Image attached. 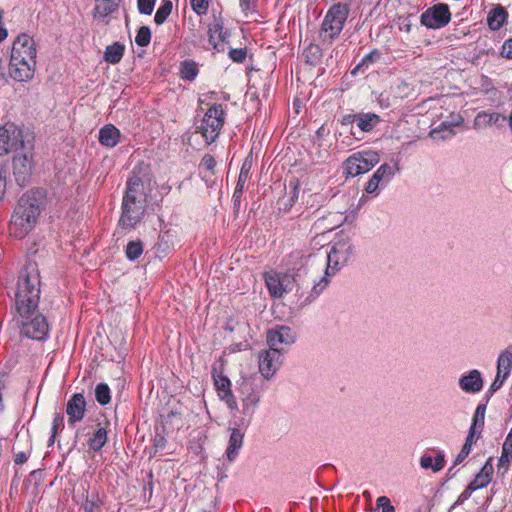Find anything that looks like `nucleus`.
Returning a JSON list of instances; mask_svg holds the SVG:
<instances>
[{"label": "nucleus", "instance_id": "obj_1", "mask_svg": "<svg viewBox=\"0 0 512 512\" xmlns=\"http://www.w3.org/2000/svg\"><path fill=\"white\" fill-rule=\"evenodd\" d=\"M41 280L36 265L24 266L18 275L14 297V320L20 335L36 341H46L50 326L44 314L39 311Z\"/></svg>", "mask_w": 512, "mask_h": 512}, {"label": "nucleus", "instance_id": "obj_2", "mask_svg": "<svg viewBox=\"0 0 512 512\" xmlns=\"http://www.w3.org/2000/svg\"><path fill=\"white\" fill-rule=\"evenodd\" d=\"M151 182L149 165L143 162L135 165L126 181L118 225L126 230L134 229L146 213L147 194L144 185Z\"/></svg>", "mask_w": 512, "mask_h": 512}, {"label": "nucleus", "instance_id": "obj_3", "mask_svg": "<svg viewBox=\"0 0 512 512\" xmlns=\"http://www.w3.org/2000/svg\"><path fill=\"white\" fill-rule=\"evenodd\" d=\"M46 204L47 190L43 187H33L23 193L11 216L10 233L23 239L36 226Z\"/></svg>", "mask_w": 512, "mask_h": 512}, {"label": "nucleus", "instance_id": "obj_4", "mask_svg": "<svg viewBox=\"0 0 512 512\" xmlns=\"http://www.w3.org/2000/svg\"><path fill=\"white\" fill-rule=\"evenodd\" d=\"M37 46L27 33H20L13 41L9 57V75L17 82L33 79L36 69Z\"/></svg>", "mask_w": 512, "mask_h": 512}, {"label": "nucleus", "instance_id": "obj_5", "mask_svg": "<svg viewBox=\"0 0 512 512\" xmlns=\"http://www.w3.org/2000/svg\"><path fill=\"white\" fill-rule=\"evenodd\" d=\"M350 12L349 5L338 2L327 11L319 30L321 43L331 44L341 33Z\"/></svg>", "mask_w": 512, "mask_h": 512}, {"label": "nucleus", "instance_id": "obj_6", "mask_svg": "<svg viewBox=\"0 0 512 512\" xmlns=\"http://www.w3.org/2000/svg\"><path fill=\"white\" fill-rule=\"evenodd\" d=\"M226 112L222 104H212L204 114L199 132L205 138L207 144H212L218 138L225 123Z\"/></svg>", "mask_w": 512, "mask_h": 512}, {"label": "nucleus", "instance_id": "obj_7", "mask_svg": "<svg viewBox=\"0 0 512 512\" xmlns=\"http://www.w3.org/2000/svg\"><path fill=\"white\" fill-rule=\"evenodd\" d=\"M110 421L105 417L104 422H97L96 427L84 426L78 428L75 432L74 442L72 448H75L78 441L82 437H87V446L90 451L94 453L100 452L108 441V430Z\"/></svg>", "mask_w": 512, "mask_h": 512}, {"label": "nucleus", "instance_id": "obj_8", "mask_svg": "<svg viewBox=\"0 0 512 512\" xmlns=\"http://www.w3.org/2000/svg\"><path fill=\"white\" fill-rule=\"evenodd\" d=\"M33 146L28 151L17 152L12 158V170L15 182L21 188L26 187L32 181V175L35 168Z\"/></svg>", "mask_w": 512, "mask_h": 512}, {"label": "nucleus", "instance_id": "obj_9", "mask_svg": "<svg viewBox=\"0 0 512 512\" xmlns=\"http://www.w3.org/2000/svg\"><path fill=\"white\" fill-rule=\"evenodd\" d=\"M25 147L24 132L20 126L10 121L0 126V156L17 153Z\"/></svg>", "mask_w": 512, "mask_h": 512}, {"label": "nucleus", "instance_id": "obj_10", "mask_svg": "<svg viewBox=\"0 0 512 512\" xmlns=\"http://www.w3.org/2000/svg\"><path fill=\"white\" fill-rule=\"evenodd\" d=\"M450 20L451 12L449 6L444 3H438L429 7L420 16L421 24L430 29L443 28Z\"/></svg>", "mask_w": 512, "mask_h": 512}, {"label": "nucleus", "instance_id": "obj_11", "mask_svg": "<svg viewBox=\"0 0 512 512\" xmlns=\"http://www.w3.org/2000/svg\"><path fill=\"white\" fill-rule=\"evenodd\" d=\"M317 257V254L304 255L300 250L292 251L285 260L288 271L292 272V280L297 282L303 274H306L308 262Z\"/></svg>", "mask_w": 512, "mask_h": 512}, {"label": "nucleus", "instance_id": "obj_12", "mask_svg": "<svg viewBox=\"0 0 512 512\" xmlns=\"http://www.w3.org/2000/svg\"><path fill=\"white\" fill-rule=\"evenodd\" d=\"M281 350L279 348H270L261 351L259 354V371L264 378L269 379L274 375L281 364Z\"/></svg>", "mask_w": 512, "mask_h": 512}, {"label": "nucleus", "instance_id": "obj_13", "mask_svg": "<svg viewBox=\"0 0 512 512\" xmlns=\"http://www.w3.org/2000/svg\"><path fill=\"white\" fill-rule=\"evenodd\" d=\"M212 377L219 398L227 404L229 409L237 410L238 404L231 390L230 379L225 375L218 374L216 368L212 370Z\"/></svg>", "mask_w": 512, "mask_h": 512}, {"label": "nucleus", "instance_id": "obj_14", "mask_svg": "<svg viewBox=\"0 0 512 512\" xmlns=\"http://www.w3.org/2000/svg\"><path fill=\"white\" fill-rule=\"evenodd\" d=\"M87 402L83 393H74L66 404L68 425L74 428L85 417Z\"/></svg>", "mask_w": 512, "mask_h": 512}, {"label": "nucleus", "instance_id": "obj_15", "mask_svg": "<svg viewBox=\"0 0 512 512\" xmlns=\"http://www.w3.org/2000/svg\"><path fill=\"white\" fill-rule=\"evenodd\" d=\"M296 336L288 326H279L267 332V343L270 348H278L279 344L290 345L295 342Z\"/></svg>", "mask_w": 512, "mask_h": 512}, {"label": "nucleus", "instance_id": "obj_16", "mask_svg": "<svg viewBox=\"0 0 512 512\" xmlns=\"http://www.w3.org/2000/svg\"><path fill=\"white\" fill-rule=\"evenodd\" d=\"M344 244H335L329 252H326L325 259H322L321 262L326 263V276H330L334 274L336 271L340 269V262H346L348 257L343 255Z\"/></svg>", "mask_w": 512, "mask_h": 512}, {"label": "nucleus", "instance_id": "obj_17", "mask_svg": "<svg viewBox=\"0 0 512 512\" xmlns=\"http://www.w3.org/2000/svg\"><path fill=\"white\" fill-rule=\"evenodd\" d=\"M288 278V274H285L282 278L278 273H268L264 274L265 283L270 295L273 298H281L285 292H287V287L285 286V280Z\"/></svg>", "mask_w": 512, "mask_h": 512}, {"label": "nucleus", "instance_id": "obj_18", "mask_svg": "<svg viewBox=\"0 0 512 512\" xmlns=\"http://www.w3.org/2000/svg\"><path fill=\"white\" fill-rule=\"evenodd\" d=\"M121 2L117 1H99L96 2L95 7L92 10V17L94 20H101L106 25L110 23L108 17L113 13L117 12Z\"/></svg>", "mask_w": 512, "mask_h": 512}, {"label": "nucleus", "instance_id": "obj_19", "mask_svg": "<svg viewBox=\"0 0 512 512\" xmlns=\"http://www.w3.org/2000/svg\"><path fill=\"white\" fill-rule=\"evenodd\" d=\"M459 386L466 393H477L481 391L483 387L481 373L476 369L471 370L467 375H463L459 379Z\"/></svg>", "mask_w": 512, "mask_h": 512}, {"label": "nucleus", "instance_id": "obj_20", "mask_svg": "<svg viewBox=\"0 0 512 512\" xmlns=\"http://www.w3.org/2000/svg\"><path fill=\"white\" fill-rule=\"evenodd\" d=\"M393 175L392 167L384 163L372 175L365 186V191L369 194L375 193L381 181H388Z\"/></svg>", "mask_w": 512, "mask_h": 512}, {"label": "nucleus", "instance_id": "obj_21", "mask_svg": "<svg viewBox=\"0 0 512 512\" xmlns=\"http://www.w3.org/2000/svg\"><path fill=\"white\" fill-rule=\"evenodd\" d=\"M121 138L120 130L113 124H106L99 130L98 140L102 146L115 147Z\"/></svg>", "mask_w": 512, "mask_h": 512}, {"label": "nucleus", "instance_id": "obj_22", "mask_svg": "<svg viewBox=\"0 0 512 512\" xmlns=\"http://www.w3.org/2000/svg\"><path fill=\"white\" fill-rule=\"evenodd\" d=\"M508 11L502 5L494 6L487 15V24L492 31L500 30L508 20Z\"/></svg>", "mask_w": 512, "mask_h": 512}, {"label": "nucleus", "instance_id": "obj_23", "mask_svg": "<svg viewBox=\"0 0 512 512\" xmlns=\"http://www.w3.org/2000/svg\"><path fill=\"white\" fill-rule=\"evenodd\" d=\"M462 122V118L459 115L453 117L451 122L443 121L441 124L432 129L429 135L434 140H445L454 135V126L459 125Z\"/></svg>", "mask_w": 512, "mask_h": 512}, {"label": "nucleus", "instance_id": "obj_24", "mask_svg": "<svg viewBox=\"0 0 512 512\" xmlns=\"http://www.w3.org/2000/svg\"><path fill=\"white\" fill-rule=\"evenodd\" d=\"M435 455L431 453H424L420 458V465L423 469H431L433 472H439L445 466V456L441 451H433Z\"/></svg>", "mask_w": 512, "mask_h": 512}, {"label": "nucleus", "instance_id": "obj_25", "mask_svg": "<svg viewBox=\"0 0 512 512\" xmlns=\"http://www.w3.org/2000/svg\"><path fill=\"white\" fill-rule=\"evenodd\" d=\"M382 121L379 115L372 112L357 113L356 126L363 133L372 132Z\"/></svg>", "mask_w": 512, "mask_h": 512}, {"label": "nucleus", "instance_id": "obj_26", "mask_svg": "<svg viewBox=\"0 0 512 512\" xmlns=\"http://www.w3.org/2000/svg\"><path fill=\"white\" fill-rule=\"evenodd\" d=\"M508 118L501 113L498 112H480L475 118V124L478 126L481 125H490L496 127H504L508 122Z\"/></svg>", "mask_w": 512, "mask_h": 512}, {"label": "nucleus", "instance_id": "obj_27", "mask_svg": "<svg viewBox=\"0 0 512 512\" xmlns=\"http://www.w3.org/2000/svg\"><path fill=\"white\" fill-rule=\"evenodd\" d=\"M244 433L238 428H232L229 438L228 447L226 449V456L229 461H233L237 455L239 449L243 444Z\"/></svg>", "mask_w": 512, "mask_h": 512}, {"label": "nucleus", "instance_id": "obj_28", "mask_svg": "<svg viewBox=\"0 0 512 512\" xmlns=\"http://www.w3.org/2000/svg\"><path fill=\"white\" fill-rule=\"evenodd\" d=\"M289 187V196L287 198L283 197L278 201L279 205H281L279 210L283 213H288L291 210L299 196V181L297 179L290 181Z\"/></svg>", "mask_w": 512, "mask_h": 512}, {"label": "nucleus", "instance_id": "obj_29", "mask_svg": "<svg viewBox=\"0 0 512 512\" xmlns=\"http://www.w3.org/2000/svg\"><path fill=\"white\" fill-rule=\"evenodd\" d=\"M493 475V466L491 463V458L487 460L484 464L480 472L475 476V478L470 482L472 486L476 489H480L486 487L492 480Z\"/></svg>", "mask_w": 512, "mask_h": 512}, {"label": "nucleus", "instance_id": "obj_30", "mask_svg": "<svg viewBox=\"0 0 512 512\" xmlns=\"http://www.w3.org/2000/svg\"><path fill=\"white\" fill-rule=\"evenodd\" d=\"M512 370V345L502 351L497 360V373L508 378Z\"/></svg>", "mask_w": 512, "mask_h": 512}, {"label": "nucleus", "instance_id": "obj_31", "mask_svg": "<svg viewBox=\"0 0 512 512\" xmlns=\"http://www.w3.org/2000/svg\"><path fill=\"white\" fill-rule=\"evenodd\" d=\"M125 46L120 42H114L112 45H108L104 51L103 59L109 64H118L124 55Z\"/></svg>", "mask_w": 512, "mask_h": 512}, {"label": "nucleus", "instance_id": "obj_32", "mask_svg": "<svg viewBox=\"0 0 512 512\" xmlns=\"http://www.w3.org/2000/svg\"><path fill=\"white\" fill-rule=\"evenodd\" d=\"M305 63L310 66H317L323 58L322 48L315 43H310L303 51Z\"/></svg>", "mask_w": 512, "mask_h": 512}, {"label": "nucleus", "instance_id": "obj_33", "mask_svg": "<svg viewBox=\"0 0 512 512\" xmlns=\"http://www.w3.org/2000/svg\"><path fill=\"white\" fill-rule=\"evenodd\" d=\"M356 157H360V164L363 170V173L371 170L375 165L378 164L380 158L379 154L376 151L368 150V151H360L355 153Z\"/></svg>", "mask_w": 512, "mask_h": 512}, {"label": "nucleus", "instance_id": "obj_34", "mask_svg": "<svg viewBox=\"0 0 512 512\" xmlns=\"http://www.w3.org/2000/svg\"><path fill=\"white\" fill-rule=\"evenodd\" d=\"M198 73V64L194 60L185 59L180 63V77L184 81H194Z\"/></svg>", "mask_w": 512, "mask_h": 512}, {"label": "nucleus", "instance_id": "obj_35", "mask_svg": "<svg viewBox=\"0 0 512 512\" xmlns=\"http://www.w3.org/2000/svg\"><path fill=\"white\" fill-rule=\"evenodd\" d=\"M103 501L99 497L97 491L86 492L85 501L82 503L81 508L84 512H100Z\"/></svg>", "mask_w": 512, "mask_h": 512}, {"label": "nucleus", "instance_id": "obj_36", "mask_svg": "<svg viewBox=\"0 0 512 512\" xmlns=\"http://www.w3.org/2000/svg\"><path fill=\"white\" fill-rule=\"evenodd\" d=\"M399 67L404 68L405 71L411 70L415 66V52L411 49L408 51H397L394 56Z\"/></svg>", "mask_w": 512, "mask_h": 512}, {"label": "nucleus", "instance_id": "obj_37", "mask_svg": "<svg viewBox=\"0 0 512 512\" xmlns=\"http://www.w3.org/2000/svg\"><path fill=\"white\" fill-rule=\"evenodd\" d=\"M360 157H356L355 153L349 156L343 163V169L347 176L355 177L363 174L360 164Z\"/></svg>", "mask_w": 512, "mask_h": 512}, {"label": "nucleus", "instance_id": "obj_38", "mask_svg": "<svg viewBox=\"0 0 512 512\" xmlns=\"http://www.w3.org/2000/svg\"><path fill=\"white\" fill-rule=\"evenodd\" d=\"M381 58V52L378 49H373L367 55H365L356 67L351 71L352 75H356L363 68H369L372 64L379 61Z\"/></svg>", "mask_w": 512, "mask_h": 512}, {"label": "nucleus", "instance_id": "obj_39", "mask_svg": "<svg viewBox=\"0 0 512 512\" xmlns=\"http://www.w3.org/2000/svg\"><path fill=\"white\" fill-rule=\"evenodd\" d=\"M144 244L142 240H131L127 243L125 248V255L128 260L136 261L143 253Z\"/></svg>", "mask_w": 512, "mask_h": 512}, {"label": "nucleus", "instance_id": "obj_40", "mask_svg": "<svg viewBox=\"0 0 512 512\" xmlns=\"http://www.w3.org/2000/svg\"><path fill=\"white\" fill-rule=\"evenodd\" d=\"M173 9L171 0H162L159 8L154 16V22L157 25H162L166 22Z\"/></svg>", "mask_w": 512, "mask_h": 512}, {"label": "nucleus", "instance_id": "obj_41", "mask_svg": "<svg viewBox=\"0 0 512 512\" xmlns=\"http://www.w3.org/2000/svg\"><path fill=\"white\" fill-rule=\"evenodd\" d=\"M485 412H486V405L485 404H479L475 410L472 424L470 428H474L475 430H478L477 438L481 437L482 430L484 428L485 423Z\"/></svg>", "mask_w": 512, "mask_h": 512}, {"label": "nucleus", "instance_id": "obj_42", "mask_svg": "<svg viewBox=\"0 0 512 512\" xmlns=\"http://www.w3.org/2000/svg\"><path fill=\"white\" fill-rule=\"evenodd\" d=\"M512 460V429L509 431L508 435L502 446V453L499 459V466H508V464Z\"/></svg>", "mask_w": 512, "mask_h": 512}, {"label": "nucleus", "instance_id": "obj_43", "mask_svg": "<svg viewBox=\"0 0 512 512\" xmlns=\"http://www.w3.org/2000/svg\"><path fill=\"white\" fill-rule=\"evenodd\" d=\"M253 166V157L252 153L250 152L244 159L240 173L237 180V185H241L245 187L246 181L250 178L251 169Z\"/></svg>", "mask_w": 512, "mask_h": 512}, {"label": "nucleus", "instance_id": "obj_44", "mask_svg": "<svg viewBox=\"0 0 512 512\" xmlns=\"http://www.w3.org/2000/svg\"><path fill=\"white\" fill-rule=\"evenodd\" d=\"M95 399L101 406H106L111 401V391L106 383H99L95 387Z\"/></svg>", "mask_w": 512, "mask_h": 512}, {"label": "nucleus", "instance_id": "obj_45", "mask_svg": "<svg viewBox=\"0 0 512 512\" xmlns=\"http://www.w3.org/2000/svg\"><path fill=\"white\" fill-rule=\"evenodd\" d=\"M415 19V15L413 13H408L406 15L398 16L396 24L401 32L409 34L415 24Z\"/></svg>", "mask_w": 512, "mask_h": 512}, {"label": "nucleus", "instance_id": "obj_46", "mask_svg": "<svg viewBox=\"0 0 512 512\" xmlns=\"http://www.w3.org/2000/svg\"><path fill=\"white\" fill-rule=\"evenodd\" d=\"M152 32L148 26H141L137 30L135 43L140 47H147L151 42Z\"/></svg>", "mask_w": 512, "mask_h": 512}, {"label": "nucleus", "instance_id": "obj_47", "mask_svg": "<svg viewBox=\"0 0 512 512\" xmlns=\"http://www.w3.org/2000/svg\"><path fill=\"white\" fill-rule=\"evenodd\" d=\"M237 384L238 386L236 387V390L240 394L241 399L247 395H251V393L255 390L254 382L249 377H241Z\"/></svg>", "mask_w": 512, "mask_h": 512}, {"label": "nucleus", "instance_id": "obj_48", "mask_svg": "<svg viewBox=\"0 0 512 512\" xmlns=\"http://www.w3.org/2000/svg\"><path fill=\"white\" fill-rule=\"evenodd\" d=\"M224 30V20L221 16L215 17L212 23L208 25V41L213 42V39H216V34L219 36V33H221Z\"/></svg>", "mask_w": 512, "mask_h": 512}, {"label": "nucleus", "instance_id": "obj_49", "mask_svg": "<svg viewBox=\"0 0 512 512\" xmlns=\"http://www.w3.org/2000/svg\"><path fill=\"white\" fill-rule=\"evenodd\" d=\"M414 79L411 76L408 79H404L396 88V93L400 98L408 97L414 90Z\"/></svg>", "mask_w": 512, "mask_h": 512}, {"label": "nucleus", "instance_id": "obj_50", "mask_svg": "<svg viewBox=\"0 0 512 512\" xmlns=\"http://www.w3.org/2000/svg\"><path fill=\"white\" fill-rule=\"evenodd\" d=\"M260 400L259 394L254 390L251 395H247L242 398L243 402V413L244 414H252L254 407L258 404Z\"/></svg>", "mask_w": 512, "mask_h": 512}, {"label": "nucleus", "instance_id": "obj_51", "mask_svg": "<svg viewBox=\"0 0 512 512\" xmlns=\"http://www.w3.org/2000/svg\"><path fill=\"white\" fill-rule=\"evenodd\" d=\"M313 287L311 290V295L306 298L305 303L311 302L313 299H315L317 296H319L322 291L325 289V287L328 285L329 280L327 276H324L320 279L318 283H316V280H312Z\"/></svg>", "mask_w": 512, "mask_h": 512}, {"label": "nucleus", "instance_id": "obj_52", "mask_svg": "<svg viewBox=\"0 0 512 512\" xmlns=\"http://www.w3.org/2000/svg\"><path fill=\"white\" fill-rule=\"evenodd\" d=\"M356 118H357V113L345 114L340 119H338V122L342 126H351L350 131H349L350 135H352L355 139H359L357 137V132L353 127V124L354 123L356 124Z\"/></svg>", "mask_w": 512, "mask_h": 512}, {"label": "nucleus", "instance_id": "obj_53", "mask_svg": "<svg viewBox=\"0 0 512 512\" xmlns=\"http://www.w3.org/2000/svg\"><path fill=\"white\" fill-rule=\"evenodd\" d=\"M243 193H244V186L236 184V187H235V190H234V193L232 196L233 214H234L235 218L238 216L239 211H240Z\"/></svg>", "mask_w": 512, "mask_h": 512}, {"label": "nucleus", "instance_id": "obj_54", "mask_svg": "<svg viewBox=\"0 0 512 512\" xmlns=\"http://www.w3.org/2000/svg\"><path fill=\"white\" fill-rule=\"evenodd\" d=\"M229 58L235 63H244L247 56L246 48H231L228 52Z\"/></svg>", "mask_w": 512, "mask_h": 512}, {"label": "nucleus", "instance_id": "obj_55", "mask_svg": "<svg viewBox=\"0 0 512 512\" xmlns=\"http://www.w3.org/2000/svg\"><path fill=\"white\" fill-rule=\"evenodd\" d=\"M192 10L199 16L205 15L209 8V0H190Z\"/></svg>", "mask_w": 512, "mask_h": 512}, {"label": "nucleus", "instance_id": "obj_56", "mask_svg": "<svg viewBox=\"0 0 512 512\" xmlns=\"http://www.w3.org/2000/svg\"><path fill=\"white\" fill-rule=\"evenodd\" d=\"M170 231H165L159 236V241L157 243V250L161 251L165 254L168 253V251L171 248L170 244V238H171Z\"/></svg>", "mask_w": 512, "mask_h": 512}, {"label": "nucleus", "instance_id": "obj_57", "mask_svg": "<svg viewBox=\"0 0 512 512\" xmlns=\"http://www.w3.org/2000/svg\"><path fill=\"white\" fill-rule=\"evenodd\" d=\"M156 0H137V8L140 14L144 15H151L154 6H155Z\"/></svg>", "mask_w": 512, "mask_h": 512}, {"label": "nucleus", "instance_id": "obj_58", "mask_svg": "<svg viewBox=\"0 0 512 512\" xmlns=\"http://www.w3.org/2000/svg\"><path fill=\"white\" fill-rule=\"evenodd\" d=\"M382 509V512H395L394 506L386 496H380L376 500V510Z\"/></svg>", "mask_w": 512, "mask_h": 512}, {"label": "nucleus", "instance_id": "obj_59", "mask_svg": "<svg viewBox=\"0 0 512 512\" xmlns=\"http://www.w3.org/2000/svg\"><path fill=\"white\" fill-rule=\"evenodd\" d=\"M64 427V415L62 413H55L52 422L51 432L54 435H57L60 431L64 429Z\"/></svg>", "mask_w": 512, "mask_h": 512}, {"label": "nucleus", "instance_id": "obj_60", "mask_svg": "<svg viewBox=\"0 0 512 512\" xmlns=\"http://www.w3.org/2000/svg\"><path fill=\"white\" fill-rule=\"evenodd\" d=\"M200 167H203L207 171L214 174V169L216 167V160L211 154H205L200 162Z\"/></svg>", "mask_w": 512, "mask_h": 512}, {"label": "nucleus", "instance_id": "obj_61", "mask_svg": "<svg viewBox=\"0 0 512 512\" xmlns=\"http://www.w3.org/2000/svg\"><path fill=\"white\" fill-rule=\"evenodd\" d=\"M166 444H167V440H166L164 434L156 431L155 436L153 438V447L155 448V450H154L153 454H150V457L155 456L157 453V450L159 448L163 449L166 446Z\"/></svg>", "mask_w": 512, "mask_h": 512}, {"label": "nucleus", "instance_id": "obj_62", "mask_svg": "<svg viewBox=\"0 0 512 512\" xmlns=\"http://www.w3.org/2000/svg\"><path fill=\"white\" fill-rule=\"evenodd\" d=\"M7 170L4 167H0V203L4 200L7 190Z\"/></svg>", "mask_w": 512, "mask_h": 512}, {"label": "nucleus", "instance_id": "obj_63", "mask_svg": "<svg viewBox=\"0 0 512 512\" xmlns=\"http://www.w3.org/2000/svg\"><path fill=\"white\" fill-rule=\"evenodd\" d=\"M32 452V446L30 445L26 451H20L14 454V463L16 465H22L29 459Z\"/></svg>", "mask_w": 512, "mask_h": 512}, {"label": "nucleus", "instance_id": "obj_64", "mask_svg": "<svg viewBox=\"0 0 512 512\" xmlns=\"http://www.w3.org/2000/svg\"><path fill=\"white\" fill-rule=\"evenodd\" d=\"M500 55L503 58L512 60V37L504 41L500 50Z\"/></svg>", "mask_w": 512, "mask_h": 512}]
</instances>
